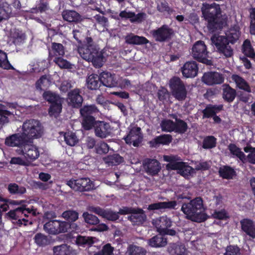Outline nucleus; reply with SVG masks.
I'll return each instance as SVG.
<instances>
[{
  "label": "nucleus",
  "instance_id": "1",
  "mask_svg": "<svg viewBox=\"0 0 255 255\" xmlns=\"http://www.w3.org/2000/svg\"><path fill=\"white\" fill-rule=\"evenodd\" d=\"M21 131V133H15L6 137L5 140H14L16 138L22 141H33L42 136L44 128L38 120L29 119L23 123Z\"/></svg>",
  "mask_w": 255,
  "mask_h": 255
},
{
  "label": "nucleus",
  "instance_id": "2",
  "mask_svg": "<svg viewBox=\"0 0 255 255\" xmlns=\"http://www.w3.org/2000/svg\"><path fill=\"white\" fill-rule=\"evenodd\" d=\"M85 43V45L78 48L79 54L83 59L91 62L94 67H101L105 62L102 52L94 43L92 38L87 37Z\"/></svg>",
  "mask_w": 255,
  "mask_h": 255
},
{
  "label": "nucleus",
  "instance_id": "3",
  "mask_svg": "<svg viewBox=\"0 0 255 255\" xmlns=\"http://www.w3.org/2000/svg\"><path fill=\"white\" fill-rule=\"evenodd\" d=\"M5 143L9 146L18 147L16 152L23 155L26 161L32 162L37 159L40 155L38 147L33 144V141H22L15 139L14 140H5Z\"/></svg>",
  "mask_w": 255,
  "mask_h": 255
},
{
  "label": "nucleus",
  "instance_id": "4",
  "mask_svg": "<svg viewBox=\"0 0 255 255\" xmlns=\"http://www.w3.org/2000/svg\"><path fill=\"white\" fill-rule=\"evenodd\" d=\"M204 210L203 201L200 197H197L189 203L183 204L181 207L182 211L187 215L188 219L198 223L206 219Z\"/></svg>",
  "mask_w": 255,
  "mask_h": 255
},
{
  "label": "nucleus",
  "instance_id": "5",
  "mask_svg": "<svg viewBox=\"0 0 255 255\" xmlns=\"http://www.w3.org/2000/svg\"><path fill=\"white\" fill-rule=\"evenodd\" d=\"M201 11L204 18L208 21V28L212 31L218 28V18L221 14L220 5L216 3H203Z\"/></svg>",
  "mask_w": 255,
  "mask_h": 255
},
{
  "label": "nucleus",
  "instance_id": "6",
  "mask_svg": "<svg viewBox=\"0 0 255 255\" xmlns=\"http://www.w3.org/2000/svg\"><path fill=\"white\" fill-rule=\"evenodd\" d=\"M37 214L36 210L34 209L26 208L24 206L18 207L14 210H10L7 213V216L13 220L17 221L18 225L23 224L26 225L29 222L28 218L29 215L35 216Z\"/></svg>",
  "mask_w": 255,
  "mask_h": 255
},
{
  "label": "nucleus",
  "instance_id": "7",
  "mask_svg": "<svg viewBox=\"0 0 255 255\" xmlns=\"http://www.w3.org/2000/svg\"><path fill=\"white\" fill-rule=\"evenodd\" d=\"M209 53L207 47L203 41L196 42L192 47L191 55L193 58L207 65H211L212 62L208 59Z\"/></svg>",
  "mask_w": 255,
  "mask_h": 255
},
{
  "label": "nucleus",
  "instance_id": "8",
  "mask_svg": "<svg viewBox=\"0 0 255 255\" xmlns=\"http://www.w3.org/2000/svg\"><path fill=\"white\" fill-rule=\"evenodd\" d=\"M71 226L68 222L53 220L46 222L43 230L49 234L55 235L67 232Z\"/></svg>",
  "mask_w": 255,
  "mask_h": 255
},
{
  "label": "nucleus",
  "instance_id": "9",
  "mask_svg": "<svg viewBox=\"0 0 255 255\" xmlns=\"http://www.w3.org/2000/svg\"><path fill=\"white\" fill-rule=\"evenodd\" d=\"M169 84L172 95L176 100L183 101L186 99L187 91L183 82L179 78L173 77L170 80Z\"/></svg>",
  "mask_w": 255,
  "mask_h": 255
},
{
  "label": "nucleus",
  "instance_id": "10",
  "mask_svg": "<svg viewBox=\"0 0 255 255\" xmlns=\"http://www.w3.org/2000/svg\"><path fill=\"white\" fill-rule=\"evenodd\" d=\"M212 44L214 45L217 51L226 57H230L233 54V50L229 45L230 43L224 36L213 35L211 38Z\"/></svg>",
  "mask_w": 255,
  "mask_h": 255
},
{
  "label": "nucleus",
  "instance_id": "11",
  "mask_svg": "<svg viewBox=\"0 0 255 255\" xmlns=\"http://www.w3.org/2000/svg\"><path fill=\"white\" fill-rule=\"evenodd\" d=\"M66 184L75 191H88L95 189V185L89 178H81L67 181Z\"/></svg>",
  "mask_w": 255,
  "mask_h": 255
},
{
  "label": "nucleus",
  "instance_id": "12",
  "mask_svg": "<svg viewBox=\"0 0 255 255\" xmlns=\"http://www.w3.org/2000/svg\"><path fill=\"white\" fill-rule=\"evenodd\" d=\"M44 98L51 104L49 113L51 115L58 114L62 110V99L59 95L50 91L45 92Z\"/></svg>",
  "mask_w": 255,
  "mask_h": 255
},
{
  "label": "nucleus",
  "instance_id": "13",
  "mask_svg": "<svg viewBox=\"0 0 255 255\" xmlns=\"http://www.w3.org/2000/svg\"><path fill=\"white\" fill-rule=\"evenodd\" d=\"M150 33L156 41L163 42L171 38L173 31L168 25H163L156 29L151 30Z\"/></svg>",
  "mask_w": 255,
  "mask_h": 255
},
{
  "label": "nucleus",
  "instance_id": "14",
  "mask_svg": "<svg viewBox=\"0 0 255 255\" xmlns=\"http://www.w3.org/2000/svg\"><path fill=\"white\" fill-rule=\"evenodd\" d=\"M166 167L168 170H178L180 174L185 177H187L195 173L194 168L186 165L183 162L169 163Z\"/></svg>",
  "mask_w": 255,
  "mask_h": 255
},
{
  "label": "nucleus",
  "instance_id": "15",
  "mask_svg": "<svg viewBox=\"0 0 255 255\" xmlns=\"http://www.w3.org/2000/svg\"><path fill=\"white\" fill-rule=\"evenodd\" d=\"M124 139L127 144H132L134 147L138 146L142 139L141 128L139 127L132 128Z\"/></svg>",
  "mask_w": 255,
  "mask_h": 255
},
{
  "label": "nucleus",
  "instance_id": "16",
  "mask_svg": "<svg viewBox=\"0 0 255 255\" xmlns=\"http://www.w3.org/2000/svg\"><path fill=\"white\" fill-rule=\"evenodd\" d=\"M143 166L145 172L151 176L157 175L161 170L160 163L154 159H145L143 162Z\"/></svg>",
  "mask_w": 255,
  "mask_h": 255
},
{
  "label": "nucleus",
  "instance_id": "17",
  "mask_svg": "<svg viewBox=\"0 0 255 255\" xmlns=\"http://www.w3.org/2000/svg\"><path fill=\"white\" fill-rule=\"evenodd\" d=\"M95 135L101 138H105L111 133L110 126L104 121H97L95 124Z\"/></svg>",
  "mask_w": 255,
  "mask_h": 255
},
{
  "label": "nucleus",
  "instance_id": "18",
  "mask_svg": "<svg viewBox=\"0 0 255 255\" xmlns=\"http://www.w3.org/2000/svg\"><path fill=\"white\" fill-rule=\"evenodd\" d=\"M15 107V106L12 104L4 105L0 103V130L5 124L8 123L9 117L13 115V112L8 109H14Z\"/></svg>",
  "mask_w": 255,
  "mask_h": 255
},
{
  "label": "nucleus",
  "instance_id": "19",
  "mask_svg": "<svg viewBox=\"0 0 255 255\" xmlns=\"http://www.w3.org/2000/svg\"><path fill=\"white\" fill-rule=\"evenodd\" d=\"M224 80L223 75L216 72L206 73L202 77L203 82L208 85L220 84L223 83Z\"/></svg>",
  "mask_w": 255,
  "mask_h": 255
},
{
  "label": "nucleus",
  "instance_id": "20",
  "mask_svg": "<svg viewBox=\"0 0 255 255\" xmlns=\"http://www.w3.org/2000/svg\"><path fill=\"white\" fill-rule=\"evenodd\" d=\"M152 223L156 227L157 231L161 234L165 233L167 229L172 225L171 219L166 216L152 220Z\"/></svg>",
  "mask_w": 255,
  "mask_h": 255
},
{
  "label": "nucleus",
  "instance_id": "21",
  "mask_svg": "<svg viewBox=\"0 0 255 255\" xmlns=\"http://www.w3.org/2000/svg\"><path fill=\"white\" fill-rule=\"evenodd\" d=\"M89 210L110 221H116L119 217L118 213L110 210H104L99 207H90Z\"/></svg>",
  "mask_w": 255,
  "mask_h": 255
},
{
  "label": "nucleus",
  "instance_id": "22",
  "mask_svg": "<svg viewBox=\"0 0 255 255\" xmlns=\"http://www.w3.org/2000/svg\"><path fill=\"white\" fill-rule=\"evenodd\" d=\"M183 76L186 78H193L197 76L198 67L196 62L191 61L186 62L181 68Z\"/></svg>",
  "mask_w": 255,
  "mask_h": 255
},
{
  "label": "nucleus",
  "instance_id": "23",
  "mask_svg": "<svg viewBox=\"0 0 255 255\" xmlns=\"http://www.w3.org/2000/svg\"><path fill=\"white\" fill-rule=\"evenodd\" d=\"M80 93V89H75L68 94V103L74 108H79L82 105L83 98Z\"/></svg>",
  "mask_w": 255,
  "mask_h": 255
},
{
  "label": "nucleus",
  "instance_id": "24",
  "mask_svg": "<svg viewBox=\"0 0 255 255\" xmlns=\"http://www.w3.org/2000/svg\"><path fill=\"white\" fill-rule=\"evenodd\" d=\"M126 43L131 45H143L149 42L145 37L135 35L132 33H128L125 37Z\"/></svg>",
  "mask_w": 255,
  "mask_h": 255
},
{
  "label": "nucleus",
  "instance_id": "25",
  "mask_svg": "<svg viewBox=\"0 0 255 255\" xmlns=\"http://www.w3.org/2000/svg\"><path fill=\"white\" fill-rule=\"evenodd\" d=\"M240 223L242 230L251 238H255V223L248 219L241 220Z\"/></svg>",
  "mask_w": 255,
  "mask_h": 255
},
{
  "label": "nucleus",
  "instance_id": "26",
  "mask_svg": "<svg viewBox=\"0 0 255 255\" xmlns=\"http://www.w3.org/2000/svg\"><path fill=\"white\" fill-rule=\"evenodd\" d=\"M128 219L133 224L139 225L146 220V216L142 209H133V212L131 213L130 216L128 217Z\"/></svg>",
  "mask_w": 255,
  "mask_h": 255
},
{
  "label": "nucleus",
  "instance_id": "27",
  "mask_svg": "<svg viewBox=\"0 0 255 255\" xmlns=\"http://www.w3.org/2000/svg\"><path fill=\"white\" fill-rule=\"evenodd\" d=\"M172 140V136L170 134H163L156 137L149 142L150 146L151 147H157L160 144H169Z\"/></svg>",
  "mask_w": 255,
  "mask_h": 255
},
{
  "label": "nucleus",
  "instance_id": "28",
  "mask_svg": "<svg viewBox=\"0 0 255 255\" xmlns=\"http://www.w3.org/2000/svg\"><path fill=\"white\" fill-rule=\"evenodd\" d=\"M101 82L108 87H114L117 86V80L115 75L109 72H103L100 75Z\"/></svg>",
  "mask_w": 255,
  "mask_h": 255
},
{
  "label": "nucleus",
  "instance_id": "29",
  "mask_svg": "<svg viewBox=\"0 0 255 255\" xmlns=\"http://www.w3.org/2000/svg\"><path fill=\"white\" fill-rule=\"evenodd\" d=\"M177 202L175 201L160 202L151 204L147 208L148 210L175 209Z\"/></svg>",
  "mask_w": 255,
  "mask_h": 255
},
{
  "label": "nucleus",
  "instance_id": "30",
  "mask_svg": "<svg viewBox=\"0 0 255 255\" xmlns=\"http://www.w3.org/2000/svg\"><path fill=\"white\" fill-rule=\"evenodd\" d=\"M168 252L171 255H187L185 246L181 243L171 244L168 248Z\"/></svg>",
  "mask_w": 255,
  "mask_h": 255
},
{
  "label": "nucleus",
  "instance_id": "31",
  "mask_svg": "<svg viewBox=\"0 0 255 255\" xmlns=\"http://www.w3.org/2000/svg\"><path fill=\"white\" fill-rule=\"evenodd\" d=\"M240 35L241 33L239 26H234L226 32L225 38L228 42L234 44L239 39Z\"/></svg>",
  "mask_w": 255,
  "mask_h": 255
},
{
  "label": "nucleus",
  "instance_id": "32",
  "mask_svg": "<svg viewBox=\"0 0 255 255\" xmlns=\"http://www.w3.org/2000/svg\"><path fill=\"white\" fill-rule=\"evenodd\" d=\"M231 79L235 82L236 87L248 93L251 92V87L247 82L238 75L234 74L231 76Z\"/></svg>",
  "mask_w": 255,
  "mask_h": 255
},
{
  "label": "nucleus",
  "instance_id": "33",
  "mask_svg": "<svg viewBox=\"0 0 255 255\" xmlns=\"http://www.w3.org/2000/svg\"><path fill=\"white\" fill-rule=\"evenodd\" d=\"M49 54L51 58L62 57L65 54L64 46L61 43H52L51 50L49 51Z\"/></svg>",
  "mask_w": 255,
  "mask_h": 255
},
{
  "label": "nucleus",
  "instance_id": "34",
  "mask_svg": "<svg viewBox=\"0 0 255 255\" xmlns=\"http://www.w3.org/2000/svg\"><path fill=\"white\" fill-rule=\"evenodd\" d=\"M101 84V77L97 74H93L88 76L87 79V85L89 89L96 90Z\"/></svg>",
  "mask_w": 255,
  "mask_h": 255
},
{
  "label": "nucleus",
  "instance_id": "35",
  "mask_svg": "<svg viewBox=\"0 0 255 255\" xmlns=\"http://www.w3.org/2000/svg\"><path fill=\"white\" fill-rule=\"evenodd\" d=\"M103 160L108 166L117 165L124 161L123 157L118 154L108 155L104 157Z\"/></svg>",
  "mask_w": 255,
  "mask_h": 255
},
{
  "label": "nucleus",
  "instance_id": "36",
  "mask_svg": "<svg viewBox=\"0 0 255 255\" xmlns=\"http://www.w3.org/2000/svg\"><path fill=\"white\" fill-rule=\"evenodd\" d=\"M148 245L152 247H162L167 244L166 239L161 235H156L148 241Z\"/></svg>",
  "mask_w": 255,
  "mask_h": 255
},
{
  "label": "nucleus",
  "instance_id": "37",
  "mask_svg": "<svg viewBox=\"0 0 255 255\" xmlns=\"http://www.w3.org/2000/svg\"><path fill=\"white\" fill-rule=\"evenodd\" d=\"M62 15L65 20L70 22H77L81 19L80 15L75 10H64L62 12Z\"/></svg>",
  "mask_w": 255,
  "mask_h": 255
},
{
  "label": "nucleus",
  "instance_id": "38",
  "mask_svg": "<svg viewBox=\"0 0 255 255\" xmlns=\"http://www.w3.org/2000/svg\"><path fill=\"white\" fill-rule=\"evenodd\" d=\"M223 90V97L228 102L233 101L236 96V91L228 85H224Z\"/></svg>",
  "mask_w": 255,
  "mask_h": 255
},
{
  "label": "nucleus",
  "instance_id": "39",
  "mask_svg": "<svg viewBox=\"0 0 255 255\" xmlns=\"http://www.w3.org/2000/svg\"><path fill=\"white\" fill-rule=\"evenodd\" d=\"M53 255H71L72 249L67 244H61L53 248Z\"/></svg>",
  "mask_w": 255,
  "mask_h": 255
},
{
  "label": "nucleus",
  "instance_id": "40",
  "mask_svg": "<svg viewBox=\"0 0 255 255\" xmlns=\"http://www.w3.org/2000/svg\"><path fill=\"white\" fill-rule=\"evenodd\" d=\"M94 239L95 238L91 237L79 236L76 238V243L79 246L89 247V250L92 248L91 246L94 243Z\"/></svg>",
  "mask_w": 255,
  "mask_h": 255
},
{
  "label": "nucleus",
  "instance_id": "41",
  "mask_svg": "<svg viewBox=\"0 0 255 255\" xmlns=\"http://www.w3.org/2000/svg\"><path fill=\"white\" fill-rule=\"evenodd\" d=\"M228 149L231 153L234 155L238 157L243 163L247 162L246 156L241 149L237 147L234 144H230L228 146Z\"/></svg>",
  "mask_w": 255,
  "mask_h": 255
},
{
  "label": "nucleus",
  "instance_id": "42",
  "mask_svg": "<svg viewBox=\"0 0 255 255\" xmlns=\"http://www.w3.org/2000/svg\"><path fill=\"white\" fill-rule=\"evenodd\" d=\"M80 111L82 117H92V115L98 113L99 110L95 105H91L84 106Z\"/></svg>",
  "mask_w": 255,
  "mask_h": 255
},
{
  "label": "nucleus",
  "instance_id": "43",
  "mask_svg": "<svg viewBox=\"0 0 255 255\" xmlns=\"http://www.w3.org/2000/svg\"><path fill=\"white\" fill-rule=\"evenodd\" d=\"M173 118L175 119L174 131L179 133H185L188 128L187 123L182 120L177 119L175 116H173Z\"/></svg>",
  "mask_w": 255,
  "mask_h": 255
},
{
  "label": "nucleus",
  "instance_id": "44",
  "mask_svg": "<svg viewBox=\"0 0 255 255\" xmlns=\"http://www.w3.org/2000/svg\"><path fill=\"white\" fill-rule=\"evenodd\" d=\"M7 190L11 194L21 195L26 192V189L23 186H19L16 183H10L8 185Z\"/></svg>",
  "mask_w": 255,
  "mask_h": 255
},
{
  "label": "nucleus",
  "instance_id": "45",
  "mask_svg": "<svg viewBox=\"0 0 255 255\" xmlns=\"http://www.w3.org/2000/svg\"><path fill=\"white\" fill-rule=\"evenodd\" d=\"M50 81L46 75L42 76L35 83V87L37 90L42 91L49 86Z\"/></svg>",
  "mask_w": 255,
  "mask_h": 255
},
{
  "label": "nucleus",
  "instance_id": "46",
  "mask_svg": "<svg viewBox=\"0 0 255 255\" xmlns=\"http://www.w3.org/2000/svg\"><path fill=\"white\" fill-rule=\"evenodd\" d=\"M220 176L225 179H232L235 175V170L229 166H223L219 170Z\"/></svg>",
  "mask_w": 255,
  "mask_h": 255
},
{
  "label": "nucleus",
  "instance_id": "47",
  "mask_svg": "<svg viewBox=\"0 0 255 255\" xmlns=\"http://www.w3.org/2000/svg\"><path fill=\"white\" fill-rule=\"evenodd\" d=\"M64 140L66 144L71 146H75L79 141V139L76 136V134L74 132L68 131L65 133Z\"/></svg>",
  "mask_w": 255,
  "mask_h": 255
},
{
  "label": "nucleus",
  "instance_id": "48",
  "mask_svg": "<svg viewBox=\"0 0 255 255\" xmlns=\"http://www.w3.org/2000/svg\"><path fill=\"white\" fill-rule=\"evenodd\" d=\"M62 217L69 222H74L78 219L79 214L76 211L69 210L64 211L62 214Z\"/></svg>",
  "mask_w": 255,
  "mask_h": 255
},
{
  "label": "nucleus",
  "instance_id": "49",
  "mask_svg": "<svg viewBox=\"0 0 255 255\" xmlns=\"http://www.w3.org/2000/svg\"><path fill=\"white\" fill-rule=\"evenodd\" d=\"M242 51L246 56L250 58L254 55L255 52L250 40L246 39L244 41L242 45Z\"/></svg>",
  "mask_w": 255,
  "mask_h": 255
},
{
  "label": "nucleus",
  "instance_id": "50",
  "mask_svg": "<svg viewBox=\"0 0 255 255\" xmlns=\"http://www.w3.org/2000/svg\"><path fill=\"white\" fill-rule=\"evenodd\" d=\"M216 138L213 136H206L203 141L202 147L204 149H211L216 145Z\"/></svg>",
  "mask_w": 255,
  "mask_h": 255
},
{
  "label": "nucleus",
  "instance_id": "51",
  "mask_svg": "<svg viewBox=\"0 0 255 255\" xmlns=\"http://www.w3.org/2000/svg\"><path fill=\"white\" fill-rule=\"evenodd\" d=\"M162 130L165 132H171L175 129L174 122L170 120H163L160 124Z\"/></svg>",
  "mask_w": 255,
  "mask_h": 255
},
{
  "label": "nucleus",
  "instance_id": "52",
  "mask_svg": "<svg viewBox=\"0 0 255 255\" xmlns=\"http://www.w3.org/2000/svg\"><path fill=\"white\" fill-rule=\"evenodd\" d=\"M6 9L3 7V0L0 1V18L3 19H7L12 12V9L8 3H5Z\"/></svg>",
  "mask_w": 255,
  "mask_h": 255
},
{
  "label": "nucleus",
  "instance_id": "53",
  "mask_svg": "<svg viewBox=\"0 0 255 255\" xmlns=\"http://www.w3.org/2000/svg\"><path fill=\"white\" fill-rule=\"evenodd\" d=\"M82 126L85 130H90L92 128H95L96 121L94 117H83Z\"/></svg>",
  "mask_w": 255,
  "mask_h": 255
},
{
  "label": "nucleus",
  "instance_id": "54",
  "mask_svg": "<svg viewBox=\"0 0 255 255\" xmlns=\"http://www.w3.org/2000/svg\"><path fill=\"white\" fill-rule=\"evenodd\" d=\"M53 61L61 68L72 69L73 65L67 60L64 59L62 57L54 58Z\"/></svg>",
  "mask_w": 255,
  "mask_h": 255
},
{
  "label": "nucleus",
  "instance_id": "55",
  "mask_svg": "<svg viewBox=\"0 0 255 255\" xmlns=\"http://www.w3.org/2000/svg\"><path fill=\"white\" fill-rule=\"evenodd\" d=\"M128 255H145V251L141 247L130 245L127 250Z\"/></svg>",
  "mask_w": 255,
  "mask_h": 255
},
{
  "label": "nucleus",
  "instance_id": "56",
  "mask_svg": "<svg viewBox=\"0 0 255 255\" xmlns=\"http://www.w3.org/2000/svg\"><path fill=\"white\" fill-rule=\"evenodd\" d=\"M82 216L85 222L87 224L94 225H97L100 222V220L97 217L88 212H84Z\"/></svg>",
  "mask_w": 255,
  "mask_h": 255
},
{
  "label": "nucleus",
  "instance_id": "57",
  "mask_svg": "<svg viewBox=\"0 0 255 255\" xmlns=\"http://www.w3.org/2000/svg\"><path fill=\"white\" fill-rule=\"evenodd\" d=\"M246 152H249V154L246 157L247 162L255 164V147H252L251 146H247L244 148Z\"/></svg>",
  "mask_w": 255,
  "mask_h": 255
},
{
  "label": "nucleus",
  "instance_id": "58",
  "mask_svg": "<svg viewBox=\"0 0 255 255\" xmlns=\"http://www.w3.org/2000/svg\"><path fill=\"white\" fill-rule=\"evenodd\" d=\"M95 149L98 154H106L109 151V146L107 143L101 141L97 144Z\"/></svg>",
  "mask_w": 255,
  "mask_h": 255
},
{
  "label": "nucleus",
  "instance_id": "59",
  "mask_svg": "<svg viewBox=\"0 0 255 255\" xmlns=\"http://www.w3.org/2000/svg\"><path fill=\"white\" fill-rule=\"evenodd\" d=\"M34 239L35 243L39 246H45L48 243L47 237L41 233L35 235Z\"/></svg>",
  "mask_w": 255,
  "mask_h": 255
},
{
  "label": "nucleus",
  "instance_id": "60",
  "mask_svg": "<svg viewBox=\"0 0 255 255\" xmlns=\"http://www.w3.org/2000/svg\"><path fill=\"white\" fill-rule=\"evenodd\" d=\"M114 248L110 244H107L105 245L102 248V250L98 252L94 255H114Z\"/></svg>",
  "mask_w": 255,
  "mask_h": 255
},
{
  "label": "nucleus",
  "instance_id": "61",
  "mask_svg": "<svg viewBox=\"0 0 255 255\" xmlns=\"http://www.w3.org/2000/svg\"><path fill=\"white\" fill-rule=\"evenodd\" d=\"M9 66L6 54L0 50V67L3 69H8Z\"/></svg>",
  "mask_w": 255,
  "mask_h": 255
},
{
  "label": "nucleus",
  "instance_id": "62",
  "mask_svg": "<svg viewBox=\"0 0 255 255\" xmlns=\"http://www.w3.org/2000/svg\"><path fill=\"white\" fill-rule=\"evenodd\" d=\"M210 167L209 162L196 161L194 164V170H206Z\"/></svg>",
  "mask_w": 255,
  "mask_h": 255
},
{
  "label": "nucleus",
  "instance_id": "63",
  "mask_svg": "<svg viewBox=\"0 0 255 255\" xmlns=\"http://www.w3.org/2000/svg\"><path fill=\"white\" fill-rule=\"evenodd\" d=\"M224 255H240V249L236 246H228Z\"/></svg>",
  "mask_w": 255,
  "mask_h": 255
},
{
  "label": "nucleus",
  "instance_id": "64",
  "mask_svg": "<svg viewBox=\"0 0 255 255\" xmlns=\"http://www.w3.org/2000/svg\"><path fill=\"white\" fill-rule=\"evenodd\" d=\"M73 84L74 82L71 80L63 81L61 84L59 89L61 92L66 93L73 87Z\"/></svg>",
  "mask_w": 255,
  "mask_h": 255
}]
</instances>
